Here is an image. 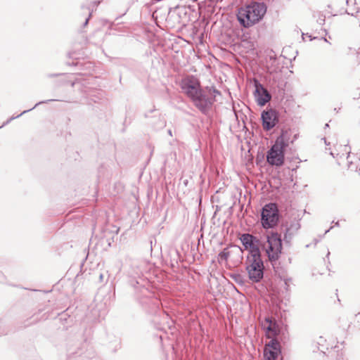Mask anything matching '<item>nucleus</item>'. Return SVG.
<instances>
[{
    "mask_svg": "<svg viewBox=\"0 0 360 360\" xmlns=\"http://www.w3.org/2000/svg\"><path fill=\"white\" fill-rule=\"evenodd\" d=\"M266 11L264 4L252 2L238 9L237 19L241 26L249 28L261 20Z\"/></svg>",
    "mask_w": 360,
    "mask_h": 360,
    "instance_id": "1",
    "label": "nucleus"
},
{
    "mask_svg": "<svg viewBox=\"0 0 360 360\" xmlns=\"http://www.w3.org/2000/svg\"><path fill=\"white\" fill-rule=\"evenodd\" d=\"M181 89L200 110H204L210 103L200 89V82L194 77H187L181 81Z\"/></svg>",
    "mask_w": 360,
    "mask_h": 360,
    "instance_id": "2",
    "label": "nucleus"
},
{
    "mask_svg": "<svg viewBox=\"0 0 360 360\" xmlns=\"http://www.w3.org/2000/svg\"><path fill=\"white\" fill-rule=\"evenodd\" d=\"M262 248L271 262L278 260L282 250V241L279 235L276 233L268 235L266 241L262 244Z\"/></svg>",
    "mask_w": 360,
    "mask_h": 360,
    "instance_id": "3",
    "label": "nucleus"
},
{
    "mask_svg": "<svg viewBox=\"0 0 360 360\" xmlns=\"http://www.w3.org/2000/svg\"><path fill=\"white\" fill-rule=\"evenodd\" d=\"M264 268L260 254L248 257L246 270L252 282H259L263 278Z\"/></svg>",
    "mask_w": 360,
    "mask_h": 360,
    "instance_id": "4",
    "label": "nucleus"
},
{
    "mask_svg": "<svg viewBox=\"0 0 360 360\" xmlns=\"http://www.w3.org/2000/svg\"><path fill=\"white\" fill-rule=\"evenodd\" d=\"M278 220V208L276 204L266 205L262 212V224L264 229L274 226Z\"/></svg>",
    "mask_w": 360,
    "mask_h": 360,
    "instance_id": "5",
    "label": "nucleus"
},
{
    "mask_svg": "<svg viewBox=\"0 0 360 360\" xmlns=\"http://www.w3.org/2000/svg\"><path fill=\"white\" fill-rule=\"evenodd\" d=\"M284 151L282 148L274 144L268 151L267 162L271 165L281 166L284 163Z\"/></svg>",
    "mask_w": 360,
    "mask_h": 360,
    "instance_id": "6",
    "label": "nucleus"
},
{
    "mask_svg": "<svg viewBox=\"0 0 360 360\" xmlns=\"http://www.w3.org/2000/svg\"><path fill=\"white\" fill-rule=\"evenodd\" d=\"M281 352L280 342L276 339H272L265 344L264 360H276Z\"/></svg>",
    "mask_w": 360,
    "mask_h": 360,
    "instance_id": "7",
    "label": "nucleus"
},
{
    "mask_svg": "<svg viewBox=\"0 0 360 360\" xmlns=\"http://www.w3.org/2000/svg\"><path fill=\"white\" fill-rule=\"evenodd\" d=\"M262 326L265 331V335L267 338L276 339L279 334L280 328L275 319L267 317L262 321Z\"/></svg>",
    "mask_w": 360,
    "mask_h": 360,
    "instance_id": "8",
    "label": "nucleus"
},
{
    "mask_svg": "<svg viewBox=\"0 0 360 360\" xmlns=\"http://www.w3.org/2000/svg\"><path fill=\"white\" fill-rule=\"evenodd\" d=\"M297 139L296 134H292L290 129L283 130L281 135L276 139L275 143L282 148L283 150L292 144Z\"/></svg>",
    "mask_w": 360,
    "mask_h": 360,
    "instance_id": "9",
    "label": "nucleus"
},
{
    "mask_svg": "<svg viewBox=\"0 0 360 360\" xmlns=\"http://www.w3.org/2000/svg\"><path fill=\"white\" fill-rule=\"evenodd\" d=\"M240 240L245 248L250 251V255L260 254L258 245L255 243L256 238L253 236L245 233L240 236Z\"/></svg>",
    "mask_w": 360,
    "mask_h": 360,
    "instance_id": "10",
    "label": "nucleus"
},
{
    "mask_svg": "<svg viewBox=\"0 0 360 360\" xmlns=\"http://www.w3.org/2000/svg\"><path fill=\"white\" fill-rule=\"evenodd\" d=\"M262 125L265 130L272 129L278 122L277 113L274 110L264 111L262 114Z\"/></svg>",
    "mask_w": 360,
    "mask_h": 360,
    "instance_id": "11",
    "label": "nucleus"
},
{
    "mask_svg": "<svg viewBox=\"0 0 360 360\" xmlns=\"http://www.w3.org/2000/svg\"><path fill=\"white\" fill-rule=\"evenodd\" d=\"M255 86L256 92L258 94L257 102L260 105H264L271 99V96L261 84L256 83Z\"/></svg>",
    "mask_w": 360,
    "mask_h": 360,
    "instance_id": "12",
    "label": "nucleus"
},
{
    "mask_svg": "<svg viewBox=\"0 0 360 360\" xmlns=\"http://www.w3.org/2000/svg\"><path fill=\"white\" fill-rule=\"evenodd\" d=\"M230 251L228 248H225L221 252L219 255V257L221 259L227 260L229 257Z\"/></svg>",
    "mask_w": 360,
    "mask_h": 360,
    "instance_id": "13",
    "label": "nucleus"
},
{
    "mask_svg": "<svg viewBox=\"0 0 360 360\" xmlns=\"http://www.w3.org/2000/svg\"><path fill=\"white\" fill-rule=\"evenodd\" d=\"M89 18H90V15L89 16V18H87L86 19L85 22H84V25H87Z\"/></svg>",
    "mask_w": 360,
    "mask_h": 360,
    "instance_id": "14",
    "label": "nucleus"
}]
</instances>
